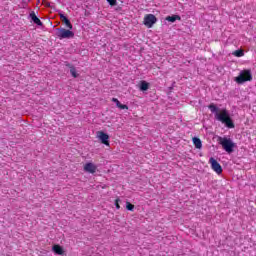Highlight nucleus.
<instances>
[{"label": "nucleus", "mask_w": 256, "mask_h": 256, "mask_svg": "<svg viewBox=\"0 0 256 256\" xmlns=\"http://www.w3.org/2000/svg\"><path fill=\"white\" fill-rule=\"evenodd\" d=\"M208 109L211 111V113H215V119L217 121H220V123H224L228 129H235V124L233 123V120L231 119V116H229V112L227 109H222L219 112V108L212 103L208 106Z\"/></svg>", "instance_id": "1"}, {"label": "nucleus", "mask_w": 256, "mask_h": 256, "mask_svg": "<svg viewBox=\"0 0 256 256\" xmlns=\"http://www.w3.org/2000/svg\"><path fill=\"white\" fill-rule=\"evenodd\" d=\"M238 85L242 83H247V81H253V75L249 69L242 70L239 75L234 79Z\"/></svg>", "instance_id": "2"}, {"label": "nucleus", "mask_w": 256, "mask_h": 256, "mask_svg": "<svg viewBox=\"0 0 256 256\" xmlns=\"http://www.w3.org/2000/svg\"><path fill=\"white\" fill-rule=\"evenodd\" d=\"M218 141L226 153H233V149H235V143L231 140V138L219 137Z\"/></svg>", "instance_id": "3"}, {"label": "nucleus", "mask_w": 256, "mask_h": 256, "mask_svg": "<svg viewBox=\"0 0 256 256\" xmlns=\"http://www.w3.org/2000/svg\"><path fill=\"white\" fill-rule=\"evenodd\" d=\"M156 23H157V17H155V15H153V14L145 15L143 24L146 27H148V29H151V27H153V25Z\"/></svg>", "instance_id": "4"}, {"label": "nucleus", "mask_w": 256, "mask_h": 256, "mask_svg": "<svg viewBox=\"0 0 256 256\" xmlns=\"http://www.w3.org/2000/svg\"><path fill=\"white\" fill-rule=\"evenodd\" d=\"M209 164L211 165V169L214 170L217 175H221V173H223V167H221V164H219L215 158L211 157L209 159Z\"/></svg>", "instance_id": "5"}, {"label": "nucleus", "mask_w": 256, "mask_h": 256, "mask_svg": "<svg viewBox=\"0 0 256 256\" xmlns=\"http://www.w3.org/2000/svg\"><path fill=\"white\" fill-rule=\"evenodd\" d=\"M97 137L101 141L103 145H106V147H109V134L103 132V131H98L97 132Z\"/></svg>", "instance_id": "6"}, {"label": "nucleus", "mask_w": 256, "mask_h": 256, "mask_svg": "<svg viewBox=\"0 0 256 256\" xmlns=\"http://www.w3.org/2000/svg\"><path fill=\"white\" fill-rule=\"evenodd\" d=\"M84 171H86V173H96L97 171V166L91 162H88L84 165Z\"/></svg>", "instance_id": "7"}, {"label": "nucleus", "mask_w": 256, "mask_h": 256, "mask_svg": "<svg viewBox=\"0 0 256 256\" xmlns=\"http://www.w3.org/2000/svg\"><path fill=\"white\" fill-rule=\"evenodd\" d=\"M30 18L32 19L33 23H35V25H39L40 27H41V25H43V22H41V19H39V17H37L35 12L30 13Z\"/></svg>", "instance_id": "8"}, {"label": "nucleus", "mask_w": 256, "mask_h": 256, "mask_svg": "<svg viewBox=\"0 0 256 256\" xmlns=\"http://www.w3.org/2000/svg\"><path fill=\"white\" fill-rule=\"evenodd\" d=\"M112 102L116 104V107H118V109H129V106L121 104V102L117 98H112Z\"/></svg>", "instance_id": "9"}, {"label": "nucleus", "mask_w": 256, "mask_h": 256, "mask_svg": "<svg viewBox=\"0 0 256 256\" xmlns=\"http://www.w3.org/2000/svg\"><path fill=\"white\" fill-rule=\"evenodd\" d=\"M192 141L196 149H201L203 147V142H201V139L194 137L192 138Z\"/></svg>", "instance_id": "10"}, {"label": "nucleus", "mask_w": 256, "mask_h": 256, "mask_svg": "<svg viewBox=\"0 0 256 256\" xmlns=\"http://www.w3.org/2000/svg\"><path fill=\"white\" fill-rule=\"evenodd\" d=\"M166 21H169L170 23H175V21H181V16L179 15H172L166 17Z\"/></svg>", "instance_id": "11"}, {"label": "nucleus", "mask_w": 256, "mask_h": 256, "mask_svg": "<svg viewBox=\"0 0 256 256\" xmlns=\"http://www.w3.org/2000/svg\"><path fill=\"white\" fill-rule=\"evenodd\" d=\"M52 251H54L56 255H63L64 253L63 248L60 245H54Z\"/></svg>", "instance_id": "12"}, {"label": "nucleus", "mask_w": 256, "mask_h": 256, "mask_svg": "<svg viewBox=\"0 0 256 256\" xmlns=\"http://www.w3.org/2000/svg\"><path fill=\"white\" fill-rule=\"evenodd\" d=\"M56 35L60 39H65V28H57L56 29Z\"/></svg>", "instance_id": "13"}, {"label": "nucleus", "mask_w": 256, "mask_h": 256, "mask_svg": "<svg viewBox=\"0 0 256 256\" xmlns=\"http://www.w3.org/2000/svg\"><path fill=\"white\" fill-rule=\"evenodd\" d=\"M68 67L70 68V73L72 77H74V79H77V77H79V74L77 73V69L75 68V66L68 65Z\"/></svg>", "instance_id": "14"}, {"label": "nucleus", "mask_w": 256, "mask_h": 256, "mask_svg": "<svg viewBox=\"0 0 256 256\" xmlns=\"http://www.w3.org/2000/svg\"><path fill=\"white\" fill-rule=\"evenodd\" d=\"M149 89V83L147 81L140 82V91H147Z\"/></svg>", "instance_id": "15"}, {"label": "nucleus", "mask_w": 256, "mask_h": 256, "mask_svg": "<svg viewBox=\"0 0 256 256\" xmlns=\"http://www.w3.org/2000/svg\"><path fill=\"white\" fill-rule=\"evenodd\" d=\"M75 37V33L71 30H65V38L66 39H73Z\"/></svg>", "instance_id": "16"}, {"label": "nucleus", "mask_w": 256, "mask_h": 256, "mask_svg": "<svg viewBox=\"0 0 256 256\" xmlns=\"http://www.w3.org/2000/svg\"><path fill=\"white\" fill-rule=\"evenodd\" d=\"M233 55H235V57H243V55H245V52H243V50H236L234 51Z\"/></svg>", "instance_id": "17"}, {"label": "nucleus", "mask_w": 256, "mask_h": 256, "mask_svg": "<svg viewBox=\"0 0 256 256\" xmlns=\"http://www.w3.org/2000/svg\"><path fill=\"white\" fill-rule=\"evenodd\" d=\"M126 209L128 211H133L135 209V205L131 204V202H126Z\"/></svg>", "instance_id": "18"}, {"label": "nucleus", "mask_w": 256, "mask_h": 256, "mask_svg": "<svg viewBox=\"0 0 256 256\" xmlns=\"http://www.w3.org/2000/svg\"><path fill=\"white\" fill-rule=\"evenodd\" d=\"M65 27L68 29H73V25L71 24V21L69 19L65 18Z\"/></svg>", "instance_id": "19"}, {"label": "nucleus", "mask_w": 256, "mask_h": 256, "mask_svg": "<svg viewBox=\"0 0 256 256\" xmlns=\"http://www.w3.org/2000/svg\"><path fill=\"white\" fill-rule=\"evenodd\" d=\"M107 2L109 3V5H111L112 7L117 5V0H107Z\"/></svg>", "instance_id": "20"}, {"label": "nucleus", "mask_w": 256, "mask_h": 256, "mask_svg": "<svg viewBox=\"0 0 256 256\" xmlns=\"http://www.w3.org/2000/svg\"><path fill=\"white\" fill-rule=\"evenodd\" d=\"M119 198H117L116 200H115V207H116V209H121V206L119 205Z\"/></svg>", "instance_id": "21"}, {"label": "nucleus", "mask_w": 256, "mask_h": 256, "mask_svg": "<svg viewBox=\"0 0 256 256\" xmlns=\"http://www.w3.org/2000/svg\"><path fill=\"white\" fill-rule=\"evenodd\" d=\"M60 19L62 23H65V14H60Z\"/></svg>", "instance_id": "22"}]
</instances>
